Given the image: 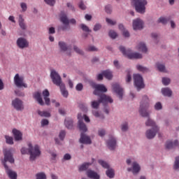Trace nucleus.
Wrapping results in <instances>:
<instances>
[{
  "label": "nucleus",
  "instance_id": "obj_1",
  "mask_svg": "<svg viewBox=\"0 0 179 179\" xmlns=\"http://www.w3.org/2000/svg\"><path fill=\"white\" fill-rule=\"evenodd\" d=\"M150 101L148 96H143L140 103V108L138 110L139 114L141 117L148 118L145 122L146 127H151L152 128H159L156 122L150 118V111L149 110V106Z\"/></svg>",
  "mask_w": 179,
  "mask_h": 179
},
{
  "label": "nucleus",
  "instance_id": "obj_2",
  "mask_svg": "<svg viewBox=\"0 0 179 179\" xmlns=\"http://www.w3.org/2000/svg\"><path fill=\"white\" fill-rule=\"evenodd\" d=\"M3 155L4 159L3 161V164L4 166L6 174L10 179H17V173L9 169L8 164H6L7 162L11 164L15 163V159H13V156L12 155V149L3 150Z\"/></svg>",
  "mask_w": 179,
  "mask_h": 179
},
{
  "label": "nucleus",
  "instance_id": "obj_3",
  "mask_svg": "<svg viewBox=\"0 0 179 179\" xmlns=\"http://www.w3.org/2000/svg\"><path fill=\"white\" fill-rule=\"evenodd\" d=\"M22 155L29 154V160L31 162H34L37 157H40L41 155V150H40V146L38 145H35L33 146L31 143H28V148H22L21 149Z\"/></svg>",
  "mask_w": 179,
  "mask_h": 179
},
{
  "label": "nucleus",
  "instance_id": "obj_4",
  "mask_svg": "<svg viewBox=\"0 0 179 179\" xmlns=\"http://www.w3.org/2000/svg\"><path fill=\"white\" fill-rule=\"evenodd\" d=\"M119 49L120 51L122 52L123 55L127 57V58H129V59H141L142 58V54L133 52L129 49L126 50L124 46H120Z\"/></svg>",
  "mask_w": 179,
  "mask_h": 179
},
{
  "label": "nucleus",
  "instance_id": "obj_5",
  "mask_svg": "<svg viewBox=\"0 0 179 179\" xmlns=\"http://www.w3.org/2000/svg\"><path fill=\"white\" fill-rule=\"evenodd\" d=\"M113 100L111 96L103 94L101 95L99 101H93L91 102V107L97 110L100 106V103H102L103 104H108V103H113Z\"/></svg>",
  "mask_w": 179,
  "mask_h": 179
},
{
  "label": "nucleus",
  "instance_id": "obj_6",
  "mask_svg": "<svg viewBox=\"0 0 179 179\" xmlns=\"http://www.w3.org/2000/svg\"><path fill=\"white\" fill-rule=\"evenodd\" d=\"M126 163L128 166H131V167L127 168V171H131L134 176H136V174H138L139 171H141V165L134 161V158L127 159Z\"/></svg>",
  "mask_w": 179,
  "mask_h": 179
},
{
  "label": "nucleus",
  "instance_id": "obj_7",
  "mask_svg": "<svg viewBox=\"0 0 179 179\" xmlns=\"http://www.w3.org/2000/svg\"><path fill=\"white\" fill-rule=\"evenodd\" d=\"M134 2L135 9L138 13L143 14L146 12V5H148V0H131Z\"/></svg>",
  "mask_w": 179,
  "mask_h": 179
},
{
  "label": "nucleus",
  "instance_id": "obj_8",
  "mask_svg": "<svg viewBox=\"0 0 179 179\" xmlns=\"http://www.w3.org/2000/svg\"><path fill=\"white\" fill-rule=\"evenodd\" d=\"M83 118L85 122H90V118L87 117L86 115H82V113H78V128L81 132H87V127L83 122Z\"/></svg>",
  "mask_w": 179,
  "mask_h": 179
},
{
  "label": "nucleus",
  "instance_id": "obj_9",
  "mask_svg": "<svg viewBox=\"0 0 179 179\" xmlns=\"http://www.w3.org/2000/svg\"><path fill=\"white\" fill-rule=\"evenodd\" d=\"M60 22L63 23L64 26L60 27L62 30H66V29H69V22L71 23V24H76V19H71L69 20L68 17L66 16V14H61L60 15Z\"/></svg>",
  "mask_w": 179,
  "mask_h": 179
},
{
  "label": "nucleus",
  "instance_id": "obj_10",
  "mask_svg": "<svg viewBox=\"0 0 179 179\" xmlns=\"http://www.w3.org/2000/svg\"><path fill=\"white\" fill-rule=\"evenodd\" d=\"M14 85L17 87H24V89H27L28 86L26 83H24V77L19 75V73L15 74L14 76Z\"/></svg>",
  "mask_w": 179,
  "mask_h": 179
},
{
  "label": "nucleus",
  "instance_id": "obj_11",
  "mask_svg": "<svg viewBox=\"0 0 179 179\" xmlns=\"http://www.w3.org/2000/svg\"><path fill=\"white\" fill-rule=\"evenodd\" d=\"M98 163H99V164L103 169H107V171L106 172L107 177H108L109 178H114V169L110 168V165L108 164V163H107L106 161H103V159H99L98 161Z\"/></svg>",
  "mask_w": 179,
  "mask_h": 179
},
{
  "label": "nucleus",
  "instance_id": "obj_12",
  "mask_svg": "<svg viewBox=\"0 0 179 179\" xmlns=\"http://www.w3.org/2000/svg\"><path fill=\"white\" fill-rule=\"evenodd\" d=\"M50 78L52 80V83L54 85H56V86H61V85L63 84L62 79L57 71L51 70Z\"/></svg>",
  "mask_w": 179,
  "mask_h": 179
},
{
  "label": "nucleus",
  "instance_id": "obj_13",
  "mask_svg": "<svg viewBox=\"0 0 179 179\" xmlns=\"http://www.w3.org/2000/svg\"><path fill=\"white\" fill-rule=\"evenodd\" d=\"M134 85L138 90L143 89L145 87V83H143V78L140 74L134 75Z\"/></svg>",
  "mask_w": 179,
  "mask_h": 179
},
{
  "label": "nucleus",
  "instance_id": "obj_14",
  "mask_svg": "<svg viewBox=\"0 0 179 179\" xmlns=\"http://www.w3.org/2000/svg\"><path fill=\"white\" fill-rule=\"evenodd\" d=\"M94 87L95 89L94 91V94L96 96H99L100 97L104 94L102 93H106V92H107V88L103 84H96L94 85Z\"/></svg>",
  "mask_w": 179,
  "mask_h": 179
},
{
  "label": "nucleus",
  "instance_id": "obj_15",
  "mask_svg": "<svg viewBox=\"0 0 179 179\" xmlns=\"http://www.w3.org/2000/svg\"><path fill=\"white\" fill-rule=\"evenodd\" d=\"M16 45L20 50H24V48H29V43L25 38L20 37L17 39Z\"/></svg>",
  "mask_w": 179,
  "mask_h": 179
},
{
  "label": "nucleus",
  "instance_id": "obj_16",
  "mask_svg": "<svg viewBox=\"0 0 179 179\" xmlns=\"http://www.w3.org/2000/svg\"><path fill=\"white\" fill-rule=\"evenodd\" d=\"M12 106L15 110H17V111H22V110H24L23 101L19 98H15L12 101Z\"/></svg>",
  "mask_w": 179,
  "mask_h": 179
},
{
  "label": "nucleus",
  "instance_id": "obj_17",
  "mask_svg": "<svg viewBox=\"0 0 179 179\" xmlns=\"http://www.w3.org/2000/svg\"><path fill=\"white\" fill-rule=\"evenodd\" d=\"M159 131H160V128L159 127L148 129L145 131L146 138L147 139H153V138H155V136H156V135L157 134H159Z\"/></svg>",
  "mask_w": 179,
  "mask_h": 179
},
{
  "label": "nucleus",
  "instance_id": "obj_18",
  "mask_svg": "<svg viewBox=\"0 0 179 179\" xmlns=\"http://www.w3.org/2000/svg\"><path fill=\"white\" fill-rule=\"evenodd\" d=\"M107 147L110 150H114L117 148V138L114 136H109L106 141Z\"/></svg>",
  "mask_w": 179,
  "mask_h": 179
},
{
  "label": "nucleus",
  "instance_id": "obj_19",
  "mask_svg": "<svg viewBox=\"0 0 179 179\" xmlns=\"http://www.w3.org/2000/svg\"><path fill=\"white\" fill-rule=\"evenodd\" d=\"M113 90L118 96L120 100H122V96H124V89L119 85L118 83H114L112 85Z\"/></svg>",
  "mask_w": 179,
  "mask_h": 179
},
{
  "label": "nucleus",
  "instance_id": "obj_20",
  "mask_svg": "<svg viewBox=\"0 0 179 179\" xmlns=\"http://www.w3.org/2000/svg\"><path fill=\"white\" fill-rule=\"evenodd\" d=\"M42 94L43 96L45 103L46 104V106H50L51 103H52V104H55L57 102L55 99H50V98H48L50 97V92H48V90H43Z\"/></svg>",
  "mask_w": 179,
  "mask_h": 179
},
{
  "label": "nucleus",
  "instance_id": "obj_21",
  "mask_svg": "<svg viewBox=\"0 0 179 179\" xmlns=\"http://www.w3.org/2000/svg\"><path fill=\"white\" fill-rule=\"evenodd\" d=\"M143 21L141 18L133 20L134 30H142V29H143Z\"/></svg>",
  "mask_w": 179,
  "mask_h": 179
},
{
  "label": "nucleus",
  "instance_id": "obj_22",
  "mask_svg": "<svg viewBox=\"0 0 179 179\" xmlns=\"http://www.w3.org/2000/svg\"><path fill=\"white\" fill-rule=\"evenodd\" d=\"M80 142V143H85V145H90V143H92V140L90 139V137L89 136L81 133Z\"/></svg>",
  "mask_w": 179,
  "mask_h": 179
},
{
  "label": "nucleus",
  "instance_id": "obj_23",
  "mask_svg": "<svg viewBox=\"0 0 179 179\" xmlns=\"http://www.w3.org/2000/svg\"><path fill=\"white\" fill-rule=\"evenodd\" d=\"M13 134L14 139L16 141H22V139H23V134H22L20 131L16 129H13Z\"/></svg>",
  "mask_w": 179,
  "mask_h": 179
},
{
  "label": "nucleus",
  "instance_id": "obj_24",
  "mask_svg": "<svg viewBox=\"0 0 179 179\" xmlns=\"http://www.w3.org/2000/svg\"><path fill=\"white\" fill-rule=\"evenodd\" d=\"M33 97L40 106H44V101H43V97H41V93L36 92L33 94Z\"/></svg>",
  "mask_w": 179,
  "mask_h": 179
},
{
  "label": "nucleus",
  "instance_id": "obj_25",
  "mask_svg": "<svg viewBox=\"0 0 179 179\" xmlns=\"http://www.w3.org/2000/svg\"><path fill=\"white\" fill-rule=\"evenodd\" d=\"M136 48L141 52H144L145 54L148 52V47H146V44H145L143 42L138 43Z\"/></svg>",
  "mask_w": 179,
  "mask_h": 179
},
{
  "label": "nucleus",
  "instance_id": "obj_26",
  "mask_svg": "<svg viewBox=\"0 0 179 179\" xmlns=\"http://www.w3.org/2000/svg\"><path fill=\"white\" fill-rule=\"evenodd\" d=\"M18 24L22 30H26V29H27V25H26V22H24V18H23L22 15H18Z\"/></svg>",
  "mask_w": 179,
  "mask_h": 179
},
{
  "label": "nucleus",
  "instance_id": "obj_27",
  "mask_svg": "<svg viewBox=\"0 0 179 179\" xmlns=\"http://www.w3.org/2000/svg\"><path fill=\"white\" fill-rule=\"evenodd\" d=\"M166 149H174L176 146H178V141L175 140L174 141H168L165 145Z\"/></svg>",
  "mask_w": 179,
  "mask_h": 179
},
{
  "label": "nucleus",
  "instance_id": "obj_28",
  "mask_svg": "<svg viewBox=\"0 0 179 179\" xmlns=\"http://www.w3.org/2000/svg\"><path fill=\"white\" fill-rule=\"evenodd\" d=\"M87 176L89 177V178L92 179H100V175H99L97 173L94 172V171H92L89 169L87 171Z\"/></svg>",
  "mask_w": 179,
  "mask_h": 179
},
{
  "label": "nucleus",
  "instance_id": "obj_29",
  "mask_svg": "<svg viewBox=\"0 0 179 179\" xmlns=\"http://www.w3.org/2000/svg\"><path fill=\"white\" fill-rule=\"evenodd\" d=\"M162 93L163 96H166V97H171V94H173V92L168 87L162 88Z\"/></svg>",
  "mask_w": 179,
  "mask_h": 179
},
{
  "label": "nucleus",
  "instance_id": "obj_30",
  "mask_svg": "<svg viewBox=\"0 0 179 179\" xmlns=\"http://www.w3.org/2000/svg\"><path fill=\"white\" fill-rule=\"evenodd\" d=\"M59 87H60V91L63 97H68L69 93L68 90H66V88L65 87V84L63 83L59 85Z\"/></svg>",
  "mask_w": 179,
  "mask_h": 179
},
{
  "label": "nucleus",
  "instance_id": "obj_31",
  "mask_svg": "<svg viewBox=\"0 0 179 179\" xmlns=\"http://www.w3.org/2000/svg\"><path fill=\"white\" fill-rule=\"evenodd\" d=\"M37 113L38 115H40V117H51V113H50V112L48 111L38 110Z\"/></svg>",
  "mask_w": 179,
  "mask_h": 179
},
{
  "label": "nucleus",
  "instance_id": "obj_32",
  "mask_svg": "<svg viewBox=\"0 0 179 179\" xmlns=\"http://www.w3.org/2000/svg\"><path fill=\"white\" fill-rule=\"evenodd\" d=\"M103 75L106 79H113V72H111L110 70L103 71Z\"/></svg>",
  "mask_w": 179,
  "mask_h": 179
},
{
  "label": "nucleus",
  "instance_id": "obj_33",
  "mask_svg": "<svg viewBox=\"0 0 179 179\" xmlns=\"http://www.w3.org/2000/svg\"><path fill=\"white\" fill-rule=\"evenodd\" d=\"M92 114L94 117L99 118L100 120H104L105 118L104 115L98 110H92Z\"/></svg>",
  "mask_w": 179,
  "mask_h": 179
},
{
  "label": "nucleus",
  "instance_id": "obj_34",
  "mask_svg": "<svg viewBox=\"0 0 179 179\" xmlns=\"http://www.w3.org/2000/svg\"><path fill=\"white\" fill-rule=\"evenodd\" d=\"M92 166V163L90 162H86L83 164L81 166L79 167V171H85L89 169V166Z\"/></svg>",
  "mask_w": 179,
  "mask_h": 179
},
{
  "label": "nucleus",
  "instance_id": "obj_35",
  "mask_svg": "<svg viewBox=\"0 0 179 179\" xmlns=\"http://www.w3.org/2000/svg\"><path fill=\"white\" fill-rule=\"evenodd\" d=\"M59 47L61 51H64V52L68 51V45L64 41L59 42Z\"/></svg>",
  "mask_w": 179,
  "mask_h": 179
},
{
  "label": "nucleus",
  "instance_id": "obj_36",
  "mask_svg": "<svg viewBox=\"0 0 179 179\" xmlns=\"http://www.w3.org/2000/svg\"><path fill=\"white\" fill-rule=\"evenodd\" d=\"M64 124L68 129H72V127H73V121L72 120L66 119Z\"/></svg>",
  "mask_w": 179,
  "mask_h": 179
},
{
  "label": "nucleus",
  "instance_id": "obj_37",
  "mask_svg": "<svg viewBox=\"0 0 179 179\" xmlns=\"http://www.w3.org/2000/svg\"><path fill=\"white\" fill-rule=\"evenodd\" d=\"M157 69L159 71V72H166V66L164 64L162 63H157L156 64Z\"/></svg>",
  "mask_w": 179,
  "mask_h": 179
},
{
  "label": "nucleus",
  "instance_id": "obj_38",
  "mask_svg": "<svg viewBox=\"0 0 179 179\" xmlns=\"http://www.w3.org/2000/svg\"><path fill=\"white\" fill-rule=\"evenodd\" d=\"M5 139H6V143H8V145H13V137L6 135L4 136Z\"/></svg>",
  "mask_w": 179,
  "mask_h": 179
},
{
  "label": "nucleus",
  "instance_id": "obj_39",
  "mask_svg": "<svg viewBox=\"0 0 179 179\" xmlns=\"http://www.w3.org/2000/svg\"><path fill=\"white\" fill-rule=\"evenodd\" d=\"M170 20V18L166 17H161L158 20V23H162V24H167V22Z\"/></svg>",
  "mask_w": 179,
  "mask_h": 179
},
{
  "label": "nucleus",
  "instance_id": "obj_40",
  "mask_svg": "<svg viewBox=\"0 0 179 179\" xmlns=\"http://www.w3.org/2000/svg\"><path fill=\"white\" fill-rule=\"evenodd\" d=\"M136 69L139 71V72H148V71H149V69H148V68L142 66V65H140V64H138L136 66Z\"/></svg>",
  "mask_w": 179,
  "mask_h": 179
},
{
  "label": "nucleus",
  "instance_id": "obj_41",
  "mask_svg": "<svg viewBox=\"0 0 179 179\" xmlns=\"http://www.w3.org/2000/svg\"><path fill=\"white\" fill-rule=\"evenodd\" d=\"M80 27L82 29L83 31H85L87 33H90L92 31V30H90V29H89V27L85 24H81L80 25Z\"/></svg>",
  "mask_w": 179,
  "mask_h": 179
},
{
  "label": "nucleus",
  "instance_id": "obj_42",
  "mask_svg": "<svg viewBox=\"0 0 179 179\" xmlns=\"http://www.w3.org/2000/svg\"><path fill=\"white\" fill-rule=\"evenodd\" d=\"M36 179H47V176L43 172L38 173L36 175Z\"/></svg>",
  "mask_w": 179,
  "mask_h": 179
},
{
  "label": "nucleus",
  "instance_id": "obj_43",
  "mask_svg": "<svg viewBox=\"0 0 179 179\" xmlns=\"http://www.w3.org/2000/svg\"><path fill=\"white\" fill-rule=\"evenodd\" d=\"M108 34L110 38H113V39L117 38V37L118 36V34H117L114 30L109 31Z\"/></svg>",
  "mask_w": 179,
  "mask_h": 179
},
{
  "label": "nucleus",
  "instance_id": "obj_44",
  "mask_svg": "<svg viewBox=\"0 0 179 179\" xmlns=\"http://www.w3.org/2000/svg\"><path fill=\"white\" fill-rule=\"evenodd\" d=\"M121 129H122V132H127V131H128V129H129L128 122H125L122 123L121 125Z\"/></svg>",
  "mask_w": 179,
  "mask_h": 179
},
{
  "label": "nucleus",
  "instance_id": "obj_45",
  "mask_svg": "<svg viewBox=\"0 0 179 179\" xmlns=\"http://www.w3.org/2000/svg\"><path fill=\"white\" fill-rule=\"evenodd\" d=\"M174 170H178L179 169V157H176L175 159V163L173 165Z\"/></svg>",
  "mask_w": 179,
  "mask_h": 179
},
{
  "label": "nucleus",
  "instance_id": "obj_46",
  "mask_svg": "<svg viewBox=\"0 0 179 179\" xmlns=\"http://www.w3.org/2000/svg\"><path fill=\"white\" fill-rule=\"evenodd\" d=\"M106 23H108V24H110V26H115V24H117V21L114 20L106 18Z\"/></svg>",
  "mask_w": 179,
  "mask_h": 179
},
{
  "label": "nucleus",
  "instance_id": "obj_47",
  "mask_svg": "<svg viewBox=\"0 0 179 179\" xmlns=\"http://www.w3.org/2000/svg\"><path fill=\"white\" fill-rule=\"evenodd\" d=\"M154 107H155V110H156L157 111H159L162 110V108H163V106L160 102H157Z\"/></svg>",
  "mask_w": 179,
  "mask_h": 179
},
{
  "label": "nucleus",
  "instance_id": "obj_48",
  "mask_svg": "<svg viewBox=\"0 0 179 179\" xmlns=\"http://www.w3.org/2000/svg\"><path fill=\"white\" fill-rule=\"evenodd\" d=\"M73 50L77 52V54H79L80 55H83V50H80L78 46L74 45L73 46Z\"/></svg>",
  "mask_w": 179,
  "mask_h": 179
},
{
  "label": "nucleus",
  "instance_id": "obj_49",
  "mask_svg": "<svg viewBox=\"0 0 179 179\" xmlns=\"http://www.w3.org/2000/svg\"><path fill=\"white\" fill-rule=\"evenodd\" d=\"M65 135H66V133L65 132V131L62 130L59 134V138L60 141H64V139L65 138Z\"/></svg>",
  "mask_w": 179,
  "mask_h": 179
},
{
  "label": "nucleus",
  "instance_id": "obj_50",
  "mask_svg": "<svg viewBox=\"0 0 179 179\" xmlns=\"http://www.w3.org/2000/svg\"><path fill=\"white\" fill-rule=\"evenodd\" d=\"M15 94H16V96H18V97H24V93L21 90H15Z\"/></svg>",
  "mask_w": 179,
  "mask_h": 179
},
{
  "label": "nucleus",
  "instance_id": "obj_51",
  "mask_svg": "<svg viewBox=\"0 0 179 179\" xmlns=\"http://www.w3.org/2000/svg\"><path fill=\"white\" fill-rule=\"evenodd\" d=\"M162 83H163V85H164L165 86H167V85H169V84H170V78H162Z\"/></svg>",
  "mask_w": 179,
  "mask_h": 179
},
{
  "label": "nucleus",
  "instance_id": "obj_52",
  "mask_svg": "<svg viewBox=\"0 0 179 179\" xmlns=\"http://www.w3.org/2000/svg\"><path fill=\"white\" fill-rule=\"evenodd\" d=\"M105 10L106 13H111L113 12V7L110 5L106 6Z\"/></svg>",
  "mask_w": 179,
  "mask_h": 179
},
{
  "label": "nucleus",
  "instance_id": "obj_53",
  "mask_svg": "<svg viewBox=\"0 0 179 179\" xmlns=\"http://www.w3.org/2000/svg\"><path fill=\"white\" fill-rule=\"evenodd\" d=\"M44 1L50 6H53L55 4V0H44Z\"/></svg>",
  "mask_w": 179,
  "mask_h": 179
},
{
  "label": "nucleus",
  "instance_id": "obj_54",
  "mask_svg": "<svg viewBox=\"0 0 179 179\" xmlns=\"http://www.w3.org/2000/svg\"><path fill=\"white\" fill-rule=\"evenodd\" d=\"M78 6L80 9H82L83 10H85V9H86V5H85V3L82 1H80V3H78Z\"/></svg>",
  "mask_w": 179,
  "mask_h": 179
},
{
  "label": "nucleus",
  "instance_id": "obj_55",
  "mask_svg": "<svg viewBox=\"0 0 179 179\" xmlns=\"http://www.w3.org/2000/svg\"><path fill=\"white\" fill-rule=\"evenodd\" d=\"M100 29H101V24H96L94 26V31H99V30H100Z\"/></svg>",
  "mask_w": 179,
  "mask_h": 179
},
{
  "label": "nucleus",
  "instance_id": "obj_56",
  "mask_svg": "<svg viewBox=\"0 0 179 179\" xmlns=\"http://www.w3.org/2000/svg\"><path fill=\"white\" fill-rule=\"evenodd\" d=\"M20 6L22 9V12H26V10H27V4H26V3H21Z\"/></svg>",
  "mask_w": 179,
  "mask_h": 179
},
{
  "label": "nucleus",
  "instance_id": "obj_57",
  "mask_svg": "<svg viewBox=\"0 0 179 179\" xmlns=\"http://www.w3.org/2000/svg\"><path fill=\"white\" fill-rule=\"evenodd\" d=\"M76 89L78 92H81V90H83V85L82 83H78L76 85Z\"/></svg>",
  "mask_w": 179,
  "mask_h": 179
},
{
  "label": "nucleus",
  "instance_id": "obj_58",
  "mask_svg": "<svg viewBox=\"0 0 179 179\" xmlns=\"http://www.w3.org/2000/svg\"><path fill=\"white\" fill-rule=\"evenodd\" d=\"M98 135L99 136H104L106 135V130L104 129H101L98 131Z\"/></svg>",
  "mask_w": 179,
  "mask_h": 179
},
{
  "label": "nucleus",
  "instance_id": "obj_59",
  "mask_svg": "<svg viewBox=\"0 0 179 179\" xmlns=\"http://www.w3.org/2000/svg\"><path fill=\"white\" fill-rule=\"evenodd\" d=\"M87 51H97V48L94 45H90L87 48Z\"/></svg>",
  "mask_w": 179,
  "mask_h": 179
},
{
  "label": "nucleus",
  "instance_id": "obj_60",
  "mask_svg": "<svg viewBox=\"0 0 179 179\" xmlns=\"http://www.w3.org/2000/svg\"><path fill=\"white\" fill-rule=\"evenodd\" d=\"M49 122L47 119H43L41 120V125L42 127H45V125H48Z\"/></svg>",
  "mask_w": 179,
  "mask_h": 179
},
{
  "label": "nucleus",
  "instance_id": "obj_61",
  "mask_svg": "<svg viewBox=\"0 0 179 179\" xmlns=\"http://www.w3.org/2000/svg\"><path fill=\"white\" fill-rule=\"evenodd\" d=\"M131 80H132V77L131 76V74L129 73H128L127 78H126V82H127V83H129V82Z\"/></svg>",
  "mask_w": 179,
  "mask_h": 179
},
{
  "label": "nucleus",
  "instance_id": "obj_62",
  "mask_svg": "<svg viewBox=\"0 0 179 179\" xmlns=\"http://www.w3.org/2000/svg\"><path fill=\"white\" fill-rule=\"evenodd\" d=\"M55 34V28L51 27L49 28V34Z\"/></svg>",
  "mask_w": 179,
  "mask_h": 179
},
{
  "label": "nucleus",
  "instance_id": "obj_63",
  "mask_svg": "<svg viewBox=\"0 0 179 179\" xmlns=\"http://www.w3.org/2000/svg\"><path fill=\"white\" fill-rule=\"evenodd\" d=\"M71 155L69 154L64 155V160H71Z\"/></svg>",
  "mask_w": 179,
  "mask_h": 179
},
{
  "label": "nucleus",
  "instance_id": "obj_64",
  "mask_svg": "<svg viewBox=\"0 0 179 179\" xmlns=\"http://www.w3.org/2000/svg\"><path fill=\"white\" fill-rule=\"evenodd\" d=\"M124 37H129V32L128 30L125 29L122 31Z\"/></svg>",
  "mask_w": 179,
  "mask_h": 179
}]
</instances>
